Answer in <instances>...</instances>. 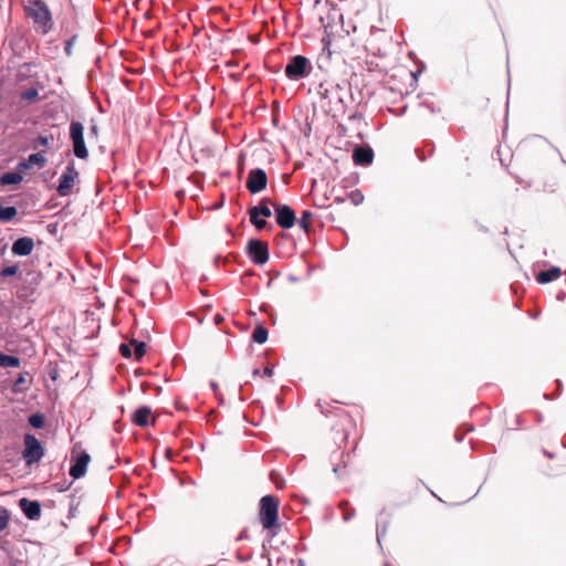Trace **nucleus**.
<instances>
[{
  "label": "nucleus",
  "instance_id": "b1692460",
  "mask_svg": "<svg viewBox=\"0 0 566 566\" xmlns=\"http://www.w3.org/2000/svg\"><path fill=\"white\" fill-rule=\"evenodd\" d=\"M29 164L32 166H38L39 168H43L46 165V158L41 153L31 154L28 157Z\"/></svg>",
  "mask_w": 566,
  "mask_h": 566
},
{
  "label": "nucleus",
  "instance_id": "2eb2a0df",
  "mask_svg": "<svg viewBox=\"0 0 566 566\" xmlns=\"http://www.w3.org/2000/svg\"><path fill=\"white\" fill-rule=\"evenodd\" d=\"M374 153L369 147H357L353 153V160L356 165L366 166L371 164Z\"/></svg>",
  "mask_w": 566,
  "mask_h": 566
},
{
  "label": "nucleus",
  "instance_id": "7c9ffc66",
  "mask_svg": "<svg viewBox=\"0 0 566 566\" xmlns=\"http://www.w3.org/2000/svg\"><path fill=\"white\" fill-rule=\"evenodd\" d=\"M350 201L358 206L364 201V195L359 190H354L349 193Z\"/></svg>",
  "mask_w": 566,
  "mask_h": 566
},
{
  "label": "nucleus",
  "instance_id": "58836bf2",
  "mask_svg": "<svg viewBox=\"0 0 566 566\" xmlns=\"http://www.w3.org/2000/svg\"><path fill=\"white\" fill-rule=\"evenodd\" d=\"M263 374H264V376H266V377H271V376H272V374H273V370H272V368H271V367H265V368H264V370H263Z\"/></svg>",
  "mask_w": 566,
  "mask_h": 566
},
{
  "label": "nucleus",
  "instance_id": "393cba45",
  "mask_svg": "<svg viewBox=\"0 0 566 566\" xmlns=\"http://www.w3.org/2000/svg\"><path fill=\"white\" fill-rule=\"evenodd\" d=\"M312 218H313L312 211H310V210L303 211L302 217L298 221V224L305 232H310Z\"/></svg>",
  "mask_w": 566,
  "mask_h": 566
},
{
  "label": "nucleus",
  "instance_id": "6ab92c4d",
  "mask_svg": "<svg viewBox=\"0 0 566 566\" xmlns=\"http://www.w3.org/2000/svg\"><path fill=\"white\" fill-rule=\"evenodd\" d=\"M21 360L17 356L6 355L0 352V367H19Z\"/></svg>",
  "mask_w": 566,
  "mask_h": 566
},
{
  "label": "nucleus",
  "instance_id": "f704fd0d",
  "mask_svg": "<svg viewBox=\"0 0 566 566\" xmlns=\"http://www.w3.org/2000/svg\"><path fill=\"white\" fill-rule=\"evenodd\" d=\"M516 180L520 185H522L524 187H531L533 185V178H531V177L516 175Z\"/></svg>",
  "mask_w": 566,
  "mask_h": 566
},
{
  "label": "nucleus",
  "instance_id": "ea45409f",
  "mask_svg": "<svg viewBox=\"0 0 566 566\" xmlns=\"http://www.w3.org/2000/svg\"><path fill=\"white\" fill-rule=\"evenodd\" d=\"M350 517H352V514H349L347 512L344 513V516H343L344 521H348Z\"/></svg>",
  "mask_w": 566,
  "mask_h": 566
},
{
  "label": "nucleus",
  "instance_id": "412c9836",
  "mask_svg": "<svg viewBox=\"0 0 566 566\" xmlns=\"http://www.w3.org/2000/svg\"><path fill=\"white\" fill-rule=\"evenodd\" d=\"M18 213L15 207H2L0 206V221L8 222L12 220Z\"/></svg>",
  "mask_w": 566,
  "mask_h": 566
},
{
  "label": "nucleus",
  "instance_id": "c85d7f7f",
  "mask_svg": "<svg viewBox=\"0 0 566 566\" xmlns=\"http://www.w3.org/2000/svg\"><path fill=\"white\" fill-rule=\"evenodd\" d=\"M10 520V513L4 507L0 506V532L7 528Z\"/></svg>",
  "mask_w": 566,
  "mask_h": 566
},
{
  "label": "nucleus",
  "instance_id": "c9c22d12",
  "mask_svg": "<svg viewBox=\"0 0 566 566\" xmlns=\"http://www.w3.org/2000/svg\"><path fill=\"white\" fill-rule=\"evenodd\" d=\"M76 40V36H72L65 44V52L67 55H71L72 54V48H73V43L75 42Z\"/></svg>",
  "mask_w": 566,
  "mask_h": 566
},
{
  "label": "nucleus",
  "instance_id": "f8f14e48",
  "mask_svg": "<svg viewBox=\"0 0 566 566\" xmlns=\"http://www.w3.org/2000/svg\"><path fill=\"white\" fill-rule=\"evenodd\" d=\"M151 415L149 407L142 406L133 413L132 421L134 424L145 428L155 423V418Z\"/></svg>",
  "mask_w": 566,
  "mask_h": 566
},
{
  "label": "nucleus",
  "instance_id": "0eeeda50",
  "mask_svg": "<svg viewBox=\"0 0 566 566\" xmlns=\"http://www.w3.org/2000/svg\"><path fill=\"white\" fill-rule=\"evenodd\" d=\"M44 455V450L40 443V441L30 433L24 436V450H23V459L28 464H32L39 462Z\"/></svg>",
  "mask_w": 566,
  "mask_h": 566
},
{
  "label": "nucleus",
  "instance_id": "f257e3e1",
  "mask_svg": "<svg viewBox=\"0 0 566 566\" xmlns=\"http://www.w3.org/2000/svg\"><path fill=\"white\" fill-rule=\"evenodd\" d=\"M25 14L33 21L34 27L43 34L53 29V18L49 6L43 0H24Z\"/></svg>",
  "mask_w": 566,
  "mask_h": 566
},
{
  "label": "nucleus",
  "instance_id": "4be33fe9",
  "mask_svg": "<svg viewBox=\"0 0 566 566\" xmlns=\"http://www.w3.org/2000/svg\"><path fill=\"white\" fill-rule=\"evenodd\" d=\"M130 345L134 347V354L136 360H140L146 354V344L136 339H130Z\"/></svg>",
  "mask_w": 566,
  "mask_h": 566
},
{
  "label": "nucleus",
  "instance_id": "9b49d317",
  "mask_svg": "<svg viewBox=\"0 0 566 566\" xmlns=\"http://www.w3.org/2000/svg\"><path fill=\"white\" fill-rule=\"evenodd\" d=\"M19 506L28 520L38 521L41 517V505L38 501L21 497Z\"/></svg>",
  "mask_w": 566,
  "mask_h": 566
},
{
  "label": "nucleus",
  "instance_id": "2f4dec72",
  "mask_svg": "<svg viewBox=\"0 0 566 566\" xmlns=\"http://www.w3.org/2000/svg\"><path fill=\"white\" fill-rule=\"evenodd\" d=\"M53 140V136H43V135H40L38 136V138L35 139V146H43V147H49L50 143Z\"/></svg>",
  "mask_w": 566,
  "mask_h": 566
},
{
  "label": "nucleus",
  "instance_id": "09e8293b",
  "mask_svg": "<svg viewBox=\"0 0 566 566\" xmlns=\"http://www.w3.org/2000/svg\"><path fill=\"white\" fill-rule=\"evenodd\" d=\"M343 440H344V441H346V440H347V434H344Z\"/></svg>",
  "mask_w": 566,
  "mask_h": 566
},
{
  "label": "nucleus",
  "instance_id": "9d476101",
  "mask_svg": "<svg viewBox=\"0 0 566 566\" xmlns=\"http://www.w3.org/2000/svg\"><path fill=\"white\" fill-rule=\"evenodd\" d=\"M276 213V223L283 229H291L296 222L295 212L286 205L272 203Z\"/></svg>",
  "mask_w": 566,
  "mask_h": 566
},
{
  "label": "nucleus",
  "instance_id": "4468645a",
  "mask_svg": "<svg viewBox=\"0 0 566 566\" xmlns=\"http://www.w3.org/2000/svg\"><path fill=\"white\" fill-rule=\"evenodd\" d=\"M90 455L86 452L81 453L74 464L71 467L70 474L74 479H78L85 474L87 463L90 462Z\"/></svg>",
  "mask_w": 566,
  "mask_h": 566
},
{
  "label": "nucleus",
  "instance_id": "5701e85b",
  "mask_svg": "<svg viewBox=\"0 0 566 566\" xmlns=\"http://www.w3.org/2000/svg\"><path fill=\"white\" fill-rule=\"evenodd\" d=\"M251 223L258 229L262 230L266 227L268 222L265 219H260L256 214V210H249L248 211Z\"/></svg>",
  "mask_w": 566,
  "mask_h": 566
},
{
  "label": "nucleus",
  "instance_id": "72a5a7b5",
  "mask_svg": "<svg viewBox=\"0 0 566 566\" xmlns=\"http://www.w3.org/2000/svg\"><path fill=\"white\" fill-rule=\"evenodd\" d=\"M130 347H132L130 343L129 344H120L119 353L122 354L123 357H125V358H130L132 357V349H130Z\"/></svg>",
  "mask_w": 566,
  "mask_h": 566
},
{
  "label": "nucleus",
  "instance_id": "473e14b6",
  "mask_svg": "<svg viewBox=\"0 0 566 566\" xmlns=\"http://www.w3.org/2000/svg\"><path fill=\"white\" fill-rule=\"evenodd\" d=\"M36 97H38V91L34 88L27 90L21 94V98L24 101H33Z\"/></svg>",
  "mask_w": 566,
  "mask_h": 566
},
{
  "label": "nucleus",
  "instance_id": "e433bc0d",
  "mask_svg": "<svg viewBox=\"0 0 566 566\" xmlns=\"http://www.w3.org/2000/svg\"><path fill=\"white\" fill-rule=\"evenodd\" d=\"M31 168V165L29 164L28 159L27 160H23V161H20L18 164V169L19 170H28Z\"/></svg>",
  "mask_w": 566,
  "mask_h": 566
},
{
  "label": "nucleus",
  "instance_id": "1a4fd4ad",
  "mask_svg": "<svg viewBox=\"0 0 566 566\" xmlns=\"http://www.w3.org/2000/svg\"><path fill=\"white\" fill-rule=\"evenodd\" d=\"M268 177L263 169L255 168L249 171L247 178V189L251 193H259L266 188Z\"/></svg>",
  "mask_w": 566,
  "mask_h": 566
},
{
  "label": "nucleus",
  "instance_id": "aec40b11",
  "mask_svg": "<svg viewBox=\"0 0 566 566\" xmlns=\"http://www.w3.org/2000/svg\"><path fill=\"white\" fill-rule=\"evenodd\" d=\"M269 332L262 326L258 325L252 333V339L258 344H264L268 340Z\"/></svg>",
  "mask_w": 566,
  "mask_h": 566
},
{
  "label": "nucleus",
  "instance_id": "dca6fc26",
  "mask_svg": "<svg viewBox=\"0 0 566 566\" xmlns=\"http://www.w3.org/2000/svg\"><path fill=\"white\" fill-rule=\"evenodd\" d=\"M562 275V271L557 266H553L546 271H542L537 274L536 281L541 284H546L557 280Z\"/></svg>",
  "mask_w": 566,
  "mask_h": 566
},
{
  "label": "nucleus",
  "instance_id": "a18cd8bd",
  "mask_svg": "<svg viewBox=\"0 0 566 566\" xmlns=\"http://www.w3.org/2000/svg\"><path fill=\"white\" fill-rule=\"evenodd\" d=\"M253 375H254V376L259 375V369H254V370H253Z\"/></svg>",
  "mask_w": 566,
  "mask_h": 566
},
{
  "label": "nucleus",
  "instance_id": "7ed1b4c3",
  "mask_svg": "<svg viewBox=\"0 0 566 566\" xmlns=\"http://www.w3.org/2000/svg\"><path fill=\"white\" fill-rule=\"evenodd\" d=\"M343 90L338 86H331L323 93V107L328 114L337 116L344 114L346 111V104L343 99Z\"/></svg>",
  "mask_w": 566,
  "mask_h": 566
},
{
  "label": "nucleus",
  "instance_id": "f03ea898",
  "mask_svg": "<svg viewBox=\"0 0 566 566\" xmlns=\"http://www.w3.org/2000/svg\"><path fill=\"white\" fill-rule=\"evenodd\" d=\"M277 497H261L259 518L264 530L276 534L280 528Z\"/></svg>",
  "mask_w": 566,
  "mask_h": 566
},
{
  "label": "nucleus",
  "instance_id": "bb28decb",
  "mask_svg": "<svg viewBox=\"0 0 566 566\" xmlns=\"http://www.w3.org/2000/svg\"><path fill=\"white\" fill-rule=\"evenodd\" d=\"M44 416L40 412H36L29 417V424L33 428L40 429L44 426Z\"/></svg>",
  "mask_w": 566,
  "mask_h": 566
},
{
  "label": "nucleus",
  "instance_id": "a211bd4d",
  "mask_svg": "<svg viewBox=\"0 0 566 566\" xmlns=\"http://www.w3.org/2000/svg\"><path fill=\"white\" fill-rule=\"evenodd\" d=\"M23 180L20 172H6L0 177V184L3 186L18 185Z\"/></svg>",
  "mask_w": 566,
  "mask_h": 566
},
{
  "label": "nucleus",
  "instance_id": "39448f33",
  "mask_svg": "<svg viewBox=\"0 0 566 566\" xmlns=\"http://www.w3.org/2000/svg\"><path fill=\"white\" fill-rule=\"evenodd\" d=\"M70 138L73 143L74 155L80 159L88 157V150L84 143V126L82 123L72 120L70 125Z\"/></svg>",
  "mask_w": 566,
  "mask_h": 566
},
{
  "label": "nucleus",
  "instance_id": "cd10ccee",
  "mask_svg": "<svg viewBox=\"0 0 566 566\" xmlns=\"http://www.w3.org/2000/svg\"><path fill=\"white\" fill-rule=\"evenodd\" d=\"M27 373H21L18 378L14 380L13 382V386H12V390L14 392H21L23 391L25 388H23V385L27 382Z\"/></svg>",
  "mask_w": 566,
  "mask_h": 566
},
{
  "label": "nucleus",
  "instance_id": "37998d69",
  "mask_svg": "<svg viewBox=\"0 0 566 566\" xmlns=\"http://www.w3.org/2000/svg\"><path fill=\"white\" fill-rule=\"evenodd\" d=\"M318 407H321L322 412L325 413V409H324V407H323V405L321 402H318Z\"/></svg>",
  "mask_w": 566,
  "mask_h": 566
},
{
  "label": "nucleus",
  "instance_id": "f3484780",
  "mask_svg": "<svg viewBox=\"0 0 566 566\" xmlns=\"http://www.w3.org/2000/svg\"><path fill=\"white\" fill-rule=\"evenodd\" d=\"M274 203L270 198H263L259 206L251 207L249 210H256L258 216H263L264 218H269L272 216V211L269 205Z\"/></svg>",
  "mask_w": 566,
  "mask_h": 566
},
{
  "label": "nucleus",
  "instance_id": "a19ab883",
  "mask_svg": "<svg viewBox=\"0 0 566 566\" xmlns=\"http://www.w3.org/2000/svg\"><path fill=\"white\" fill-rule=\"evenodd\" d=\"M384 533H385V531H382V532H379V531H378V532H377V541H378V543H380V538H381V536L384 535Z\"/></svg>",
  "mask_w": 566,
  "mask_h": 566
},
{
  "label": "nucleus",
  "instance_id": "49530a36",
  "mask_svg": "<svg viewBox=\"0 0 566 566\" xmlns=\"http://www.w3.org/2000/svg\"><path fill=\"white\" fill-rule=\"evenodd\" d=\"M342 507H345V505H347V502H342Z\"/></svg>",
  "mask_w": 566,
  "mask_h": 566
},
{
  "label": "nucleus",
  "instance_id": "de8ad7c7",
  "mask_svg": "<svg viewBox=\"0 0 566 566\" xmlns=\"http://www.w3.org/2000/svg\"><path fill=\"white\" fill-rule=\"evenodd\" d=\"M384 566H392L390 563L386 562Z\"/></svg>",
  "mask_w": 566,
  "mask_h": 566
},
{
  "label": "nucleus",
  "instance_id": "4c0bfd02",
  "mask_svg": "<svg viewBox=\"0 0 566 566\" xmlns=\"http://www.w3.org/2000/svg\"><path fill=\"white\" fill-rule=\"evenodd\" d=\"M223 319H224V318H223V316H222L221 314H217V315H214V317H213V322H214V324H216V325L221 324V323L223 322Z\"/></svg>",
  "mask_w": 566,
  "mask_h": 566
},
{
  "label": "nucleus",
  "instance_id": "20e7f679",
  "mask_svg": "<svg viewBox=\"0 0 566 566\" xmlns=\"http://www.w3.org/2000/svg\"><path fill=\"white\" fill-rule=\"evenodd\" d=\"M312 66L308 59L303 55H295L290 59L285 66V75L293 81H298L311 73Z\"/></svg>",
  "mask_w": 566,
  "mask_h": 566
},
{
  "label": "nucleus",
  "instance_id": "c756f323",
  "mask_svg": "<svg viewBox=\"0 0 566 566\" xmlns=\"http://www.w3.org/2000/svg\"><path fill=\"white\" fill-rule=\"evenodd\" d=\"M18 271H19V266L17 264H14V265L3 268L0 272V275L2 277H8V276L15 275L18 273Z\"/></svg>",
  "mask_w": 566,
  "mask_h": 566
},
{
  "label": "nucleus",
  "instance_id": "6e6552de",
  "mask_svg": "<svg viewBox=\"0 0 566 566\" xmlns=\"http://www.w3.org/2000/svg\"><path fill=\"white\" fill-rule=\"evenodd\" d=\"M77 179L78 171L75 169L74 164H70L60 177V182L56 188L57 193L61 197L71 195Z\"/></svg>",
  "mask_w": 566,
  "mask_h": 566
},
{
  "label": "nucleus",
  "instance_id": "423d86ee",
  "mask_svg": "<svg viewBox=\"0 0 566 566\" xmlns=\"http://www.w3.org/2000/svg\"><path fill=\"white\" fill-rule=\"evenodd\" d=\"M247 253L253 263L263 265L270 258L269 244L265 241L252 239L248 243Z\"/></svg>",
  "mask_w": 566,
  "mask_h": 566
},
{
  "label": "nucleus",
  "instance_id": "79ce46f5",
  "mask_svg": "<svg viewBox=\"0 0 566 566\" xmlns=\"http://www.w3.org/2000/svg\"><path fill=\"white\" fill-rule=\"evenodd\" d=\"M91 132H92V134L96 135L97 134V126L96 125L92 126Z\"/></svg>",
  "mask_w": 566,
  "mask_h": 566
},
{
  "label": "nucleus",
  "instance_id": "ddd939ff",
  "mask_svg": "<svg viewBox=\"0 0 566 566\" xmlns=\"http://www.w3.org/2000/svg\"><path fill=\"white\" fill-rule=\"evenodd\" d=\"M33 249V239L30 237H22L13 242L11 251L14 255L27 256L32 253Z\"/></svg>",
  "mask_w": 566,
  "mask_h": 566
},
{
  "label": "nucleus",
  "instance_id": "a878e982",
  "mask_svg": "<svg viewBox=\"0 0 566 566\" xmlns=\"http://www.w3.org/2000/svg\"><path fill=\"white\" fill-rule=\"evenodd\" d=\"M270 480L275 485L276 491H283L285 488V480L284 478L277 473L276 471H272L270 473Z\"/></svg>",
  "mask_w": 566,
  "mask_h": 566
},
{
  "label": "nucleus",
  "instance_id": "c03bdc74",
  "mask_svg": "<svg viewBox=\"0 0 566 566\" xmlns=\"http://www.w3.org/2000/svg\"><path fill=\"white\" fill-rule=\"evenodd\" d=\"M344 419L349 422V417L347 415L344 413Z\"/></svg>",
  "mask_w": 566,
  "mask_h": 566
}]
</instances>
